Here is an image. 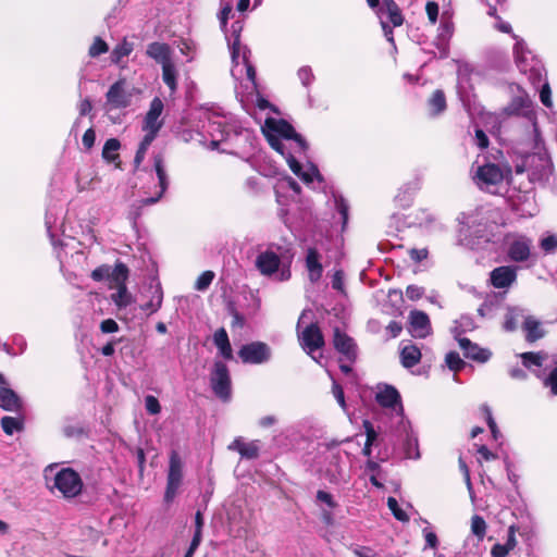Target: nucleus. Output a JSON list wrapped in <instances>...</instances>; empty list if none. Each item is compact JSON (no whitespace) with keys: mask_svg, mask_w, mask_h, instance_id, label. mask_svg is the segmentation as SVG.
Returning <instances> with one entry per match:
<instances>
[{"mask_svg":"<svg viewBox=\"0 0 557 557\" xmlns=\"http://www.w3.org/2000/svg\"><path fill=\"white\" fill-rule=\"evenodd\" d=\"M153 165L159 181V190L156 194V196L141 199L140 202L143 206L153 205L157 201H159V199L162 197V195L164 194L169 186V178L164 169L163 158L161 154L154 156Z\"/></svg>","mask_w":557,"mask_h":557,"instance_id":"21","label":"nucleus"},{"mask_svg":"<svg viewBox=\"0 0 557 557\" xmlns=\"http://www.w3.org/2000/svg\"><path fill=\"white\" fill-rule=\"evenodd\" d=\"M111 274V268L109 265H101L96 268L91 272V278L96 282L103 281L106 278H109Z\"/></svg>","mask_w":557,"mask_h":557,"instance_id":"52","label":"nucleus"},{"mask_svg":"<svg viewBox=\"0 0 557 557\" xmlns=\"http://www.w3.org/2000/svg\"><path fill=\"white\" fill-rule=\"evenodd\" d=\"M0 408L5 411L18 412L22 409V400L10 387L0 386Z\"/></svg>","mask_w":557,"mask_h":557,"instance_id":"24","label":"nucleus"},{"mask_svg":"<svg viewBox=\"0 0 557 557\" xmlns=\"http://www.w3.org/2000/svg\"><path fill=\"white\" fill-rule=\"evenodd\" d=\"M121 148V143L116 138L108 139L102 148V158L109 162H115L119 159V150Z\"/></svg>","mask_w":557,"mask_h":557,"instance_id":"32","label":"nucleus"},{"mask_svg":"<svg viewBox=\"0 0 557 557\" xmlns=\"http://www.w3.org/2000/svg\"><path fill=\"white\" fill-rule=\"evenodd\" d=\"M540 99H541V102L546 107V108H552L553 106V101H552V91H550V87L548 85L547 82H545L540 90Z\"/></svg>","mask_w":557,"mask_h":557,"instance_id":"53","label":"nucleus"},{"mask_svg":"<svg viewBox=\"0 0 557 557\" xmlns=\"http://www.w3.org/2000/svg\"><path fill=\"white\" fill-rule=\"evenodd\" d=\"M163 101L159 97H154L151 102L148 112L144 119L143 129L152 135H158L163 123L160 121V116L163 112Z\"/></svg>","mask_w":557,"mask_h":557,"instance_id":"15","label":"nucleus"},{"mask_svg":"<svg viewBox=\"0 0 557 557\" xmlns=\"http://www.w3.org/2000/svg\"><path fill=\"white\" fill-rule=\"evenodd\" d=\"M183 479L182 462L177 454L173 453L170 458L164 502L170 504L175 498Z\"/></svg>","mask_w":557,"mask_h":557,"instance_id":"12","label":"nucleus"},{"mask_svg":"<svg viewBox=\"0 0 557 557\" xmlns=\"http://www.w3.org/2000/svg\"><path fill=\"white\" fill-rule=\"evenodd\" d=\"M309 313H311V311H302L298 319L297 330L300 346L308 355H312L313 351L324 346V337L317 323L309 322L305 329L301 330V325L306 322Z\"/></svg>","mask_w":557,"mask_h":557,"instance_id":"7","label":"nucleus"},{"mask_svg":"<svg viewBox=\"0 0 557 557\" xmlns=\"http://www.w3.org/2000/svg\"><path fill=\"white\" fill-rule=\"evenodd\" d=\"M111 299L119 308H125L133 301L125 284L117 285V290L111 295Z\"/></svg>","mask_w":557,"mask_h":557,"instance_id":"36","label":"nucleus"},{"mask_svg":"<svg viewBox=\"0 0 557 557\" xmlns=\"http://www.w3.org/2000/svg\"><path fill=\"white\" fill-rule=\"evenodd\" d=\"M333 345L349 362L357 358V346L351 337L343 333L338 327L334 330Z\"/></svg>","mask_w":557,"mask_h":557,"instance_id":"18","label":"nucleus"},{"mask_svg":"<svg viewBox=\"0 0 557 557\" xmlns=\"http://www.w3.org/2000/svg\"><path fill=\"white\" fill-rule=\"evenodd\" d=\"M48 487L52 493L58 492L66 499L77 497L84 487L83 480L78 472L72 468H62L53 476L52 484Z\"/></svg>","mask_w":557,"mask_h":557,"instance_id":"3","label":"nucleus"},{"mask_svg":"<svg viewBox=\"0 0 557 557\" xmlns=\"http://www.w3.org/2000/svg\"><path fill=\"white\" fill-rule=\"evenodd\" d=\"M162 298H163V295H162L161 287L159 285H157L154 287L151 299L143 306V309L146 311H149L150 313L158 311L161 307Z\"/></svg>","mask_w":557,"mask_h":557,"instance_id":"38","label":"nucleus"},{"mask_svg":"<svg viewBox=\"0 0 557 557\" xmlns=\"http://www.w3.org/2000/svg\"><path fill=\"white\" fill-rule=\"evenodd\" d=\"M375 399L380 406L384 408H389L399 416L403 414L400 395L394 386H379Z\"/></svg>","mask_w":557,"mask_h":557,"instance_id":"16","label":"nucleus"},{"mask_svg":"<svg viewBox=\"0 0 557 557\" xmlns=\"http://www.w3.org/2000/svg\"><path fill=\"white\" fill-rule=\"evenodd\" d=\"M544 385L549 387L554 395H557V367L553 369L549 375L544 380Z\"/></svg>","mask_w":557,"mask_h":557,"instance_id":"57","label":"nucleus"},{"mask_svg":"<svg viewBox=\"0 0 557 557\" xmlns=\"http://www.w3.org/2000/svg\"><path fill=\"white\" fill-rule=\"evenodd\" d=\"M207 132L211 137V147L218 148L220 143L230 140L242 133V127L231 116L214 114L209 117Z\"/></svg>","mask_w":557,"mask_h":557,"instance_id":"5","label":"nucleus"},{"mask_svg":"<svg viewBox=\"0 0 557 557\" xmlns=\"http://www.w3.org/2000/svg\"><path fill=\"white\" fill-rule=\"evenodd\" d=\"M445 363L449 370L458 372L466 367V362L456 351H449L445 357Z\"/></svg>","mask_w":557,"mask_h":557,"instance_id":"42","label":"nucleus"},{"mask_svg":"<svg viewBox=\"0 0 557 557\" xmlns=\"http://www.w3.org/2000/svg\"><path fill=\"white\" fill-rule=\"evenodd\" d=\"M95 140H96V133L90 127L83 135V138H82L83 145L86 149H90L95 145Z\"/></svg>","mask_w":557,"mask_h":557,"instance_id":"61","label":"nucleus"},{"mask_svg":"<svg viewBox=\"0 0 557 557\" xmlns=\"http://www.w3.org/2000/svg\"><path fill=\"white\" fill-rule=\"evenodd\" d=\"M520 357L523 366L528 369L541 368L547 358L543 352H523Z\"/></svg>","mask_w":557,"mask_h":557,"instance_id":"37","label":"nucleus"},{"mask_svg":"<svg viewBox=\"0 0 557 557\" xmlns=\"http://www.w3.org/2000/svg\"><path fill=\"white\" fill-rule=\"evenodd\" d=\"M456 339L458 341L459 347L462 349L465 357L468 359L484 363L488 361L492 356V352L488 349L480 347L466 337H459V334H456Z\"/></svg>","mask_w":557,"mask_h":557,"instance_id":"20","label":"nucleus"},{"mask_svg":"<svg viewBox=\"0 0 557 557\" xmlns=\"http://www.w3.org/2000/svg\"><path fill=\"white\" fill-rule=\"evenodd\" d=\"M213 342H214V345L216 346V348L219 349L220 355L224 359H226V360L233 359L232 346H231V343L228 339V335L224 327H220L219 330L215 331V333L213 335Z\"/></svg>","mask_w":557,"mask_h":557,"instance_id":"28","label":"nucleus"},{"mask_svg":"<svg viewBox=\"0 0 557 557\" xmlns=\"http://www.w3.org/2000/svg\"><path fill=\"white\" fill-rule=\"evenodd\" d=\"M473 327V320L468 315H462L459 320L456 321V326L453 331L454 336L456 337V334H459V337H461L462 333L470 331Z\"/></svg>","mask_w":557,"mask_h":557,"instance_id":"44","label":"nucleus"},{"mask_svg":"<svg viewBox=\"0 0 557 557\" xmlns=\"http://www.w3.org/2000/svg\"><path fill=\"white\" fill-rule=\"evenodd\" d=\"M423 288L420 287V286H417V285H409L407 288H406V296L407 298H409L410 300H418L422 297L423 295Z\"/></svg>","mask_w":557,"mask_h":557,"instance_id":"60","label":"nucleus"},{"mask_svg":"<svg viewBox=\"0 0 557 557\" xmlns=\"http://www.w3.org/2000/svg\"><path fill=\"white\" fill-rule=\"evenodd\" d=\"M230 49L233 62V67L231 71L233 77L239 78L243 76L245 72L250 85L246 88H250L252 91H256V70L253 65L249 62L250 50L246 46H243L240 44L239 36L235 37L234 41L230 45Z\"/></svg>","mask_w":557,"mask_h":557,"instance_id":"2","label":"nucleus"},{"mask_svg":"<svg viewBox=\"0 0 557 557\" xmlns=\"http://www.w3.org/2000/svg\"><path fill=\"white\" fill-rule=\"evenodd\" d=\"M503 245L508 258L515 262L527 261L531 256L532 240L525 235L508 233L504 236Z\"/></svg>","mask_w":557,"mask_h":557,"instance_id":"8","label":"nucleus"},{"mask_svg":"<svg viewBox=\"0 0 557 557\" xmlns=\"http://www.w3.org/2000/svg\"><path fill=\"white\" fill-rule=\"evenodd\" d=\"M510 550L504 544H495L491 549L492 557H506Z\"/></svg>","mask_w":557,"mask_h":557,"instance_id":"64","label":"nucleus"},{"mask_svg":"<svg viewBox=\"0 0 557 557\" xmlns=\"http://www.w3.org/2000/svg\"><path fill=\"white\" fill-rule=\"evenodd\" d=\"M109 47L104 40L100 37L95 38L92 45L89 47V55L92 58L99 57L108 52Z\"/></svg>","mask_w":557,"mask_h":557,"instance_id":"46","label":"nucleus"},{"mask_svg":"<svg viewBox=\"0 0 557 557\" xmlns=\"http://www.w3.org/2000/svg\"><path fill=\"white\" fill-rule=\"evenodd\" d=\"M429 110L431 114L437 115L445 111L446 109V99L445 95L442 90L437 89L433 92L432 97L429 100Z\"/></svg>","mask_w":557,"mask_h":557,"instance_id":"33","label":"nucleus"},{"mask_svg":"<svg viewBox=\"0 0 557 557\" xmlns=\"http://www.w3.org/2000/svg\"><path fill=\"white\" fill-rule=\"evenodd\" d=\"M523 330L527 333V339L529 342H535L544 335L540 322L533 317L524 318Z\"/></svg>","mask_w":557,"mask_h":557,"instance_id":"30","label":"nucleus"},{"mask_svg":"<svg viewBox=\"0 0 557 557\" xmlns=\"http://www.w3.org/2000/svg\"><path fill=\"white\" fill-rule=\"evenodd\" d=\"M332 392H333V395H334L335 399L337 400L338 405L345 409L346 401H345L344 391H343L342 386L334 380H333Z\"/></svg>","mask_w":557,"mask_h":557,"instance_id":"59","label":"nucleus"},{"mask_svg":"<svg viewBox=\"0 0 557 557\" xmlns=\"http://www.w3.org/2000/svg\"><path fill=\"white\" fill-rule=\"evenodd\" d=\"M213 393L220 399L226 401L231 397V377L225 363L215 361L210 377Z\"/></svg>","mask_w":557,"mask_h":557,"instance_id":"10","label":"nucleus"},{"mask_svg":"<svg viewBox=\"0 0 557 557\" xmlns=\"http://www.w3.org/2000/svg\"><path fill=\"white\" fill-rule=\"evenodd\" d=\"M24 421L18 417L5 416L1 419V428L7 435H13L23 430Z\"/></svg>","mask_w":557,"mask_h":557,"instance_id":"34","label":"nucleus"},{"mask_svg":"<svg viewBox=\"0 0 557 557\" xmlns=\"http://www.w3.org/2000/svg\"><path fill=\"white\" fill-rule=\"evenodd\" d=\"M298 77L304 86L310 85L313 81L312 70L309 66H302L298 70Z\"/></svg>","mask_w":557,"mask_h":557,"instance_id":"56","label":"nucleus"},{"mask_svg":"<svg viewBox=\"0 0 557 557\" xmlns=\"http://www.w3.org/2000/svg\"><path fill=\"white\" fill-rule=\"evenodd\" d=\"M228 449L238 451L243 458L255 459L259 456L260 447L258 441L246 443L236 438L230 444Z\"/></svg>","mask_w":557,"mask_h":557,"instance_id":"26","label":"nucleus"},{"mask_svg":"<svg viewBox=\"0 0 557 557\" xmlns=\"http://www.w3.org/2000/svg\"><path fill=\"white\" fill-rule=\"evenodd\" d=\"M238 356L245 363L260 364L270 359L271 352L267 344L262 342H253L244 345L239 349Z\"/></svg>","mask_w":557,"mask_h":557,"instance_id":"14","label":"nucleus"},{"mask_svg":"<svg viewBox=\"0 0 557 557\" xmlns=\"http://www.w3.org/2000/svg\"><path fill=\"white\" fill-rule=\"evenodd\" d=\"M409 332L416 338H425L431 333L429 315L420 310H412L409 313Z\"/></svg>","mask_w":557,"mask_h":557,"instance_id":"17","label":"nucleus"},{"mask_svg":"<svg viewBox=\"0 0 557 557\" xmlns=\"http://www.w3.org/2000/svg\"><path fill=\"white\" fill-rule=\"evenodd\" d=\"M222 9L219 14L221 27L224 28L227 24L228 16L232 12V0H221Z\"/></svg>","mask_w":557,"mask_h":557,"instance_id":"50","label":"nucleus"},{"mask_svg":"<svg viewBox=\"0 0 557 557\" xmlns=\"http://www.w3.org/2000/svg\"><path fill=\"white\" fill-rule=\"evenodd\" d=\"M517 280V269L510 265L495 268L490 274L491 284L498 289L510 287Z\"/></svg>","mask_w":557,"mask_h":557,"instance_id":"19","label":"nucleus"},{"mask_svg":"<svg viewBox=\"0 0 557 557\" xmlns=\"http://www.w3.org/2000/svg\"><path fill=\"white\" fill-rule=\"evenodd\" d=\"M454 25L449 21H442L440 25V33L437 36L440 50V58L444 59L448 57V40L453 36Z\"/></svg>","mask_w":557,"mask_h":557,"instance_id":"27","label":"nucleus"},{"mask_svg":"<svg viewBox=\"0 0 557 557\" xmlns=\"http://www.w3.org/2000/svg\"><path fill=\"white\" fill-rule=\"evenodd\" d=\"M387 24L391 23L394 27L400 26L404 22L398 7L392 0L387 3Z\"/></svg>","mask_w":557,"mask_h":557,"instance_id":"40","label":"nucleus"},{"mask_svg":"<svg viewBox=\"0 0 557 557\" xmlns=\"http://www.w3.org/2000/svg\"><path fill=\"white\" fill-rule=\"evenodd\" d=\"M262 129L271 147L285 157L289 169L294 174L300 177L306 184H310L314 180H318L319 182L322 181V176L313 163H308L304 169L292 153H285V144L282 139L290 141V145L294 146L293 149L295 152H305L308 148L305 139L295 132L294 127L289 123L284 120L270 117L265 120Z\"/></svg>","mask_w":557,"mask_h":557,"instance_id":"1","label":"nucleus"},{"mask_svg":"<svg viewBox=\"0 0 557 557\" xmlns=\"http://www.w3.org/2000/svg\"><path fill=\"white\" fill-rule=\"evenodd\" d=\"M473 180L481 189H490V187L496 186L503 182L504 174L498 165L487 163L478 166Z\"/></svg>","mask_w":557,"mask_h":557,"instance_id":"13","label":"nucleus"},{"mask_svg":"<svg viewBox=\"0 0 557 557\" xmlns=\"http://www.w3.org/2000/svg\"><path fill=\"white\" fill-rule=\"evenodd\" d=\"M134 49V45L126 39L116 45L111 52V61L115 64H119L121 60L125 57H128Z\"/></svg>","mask_w":557,"mask_h":557,"instance_id":"35","label":"nucleus"},{"mask_svg":"<svg viewBox=\"0 0 557 557\" xmlns=\"http://www.w3.org/2000/svg\"><path fill=\"white\" fill-rule=\"evenodd\" d=\"M541 247L545 251H553L557 247V236L550 235L541 240Z\"/></svg>","mask_w":557,"mask_h":557,"instance_id":"63","label":"nucleus"},{"mask_svg":"<svg viewBox=\"0 0 557 557\" xmlns=\"http://www.w3.org/2000/svg\"><path fill=\"white\" fill-rule=\"evenodd\" d=\"M255 265L258 269V271L264 276H271L274 273L278 272V281H287L290 277L289 268L287 267L281 269L280 256L270 248L260 252L257 256Z\"/></svg>","mask_w":557,"mask_h":557,"instance_id":"9","label":"nucleus"},{"mask_svg":"<svg viewBox=\"0 0 557 557\" xmlns=\"http://www.w3.org/2000/svg\"><path fill=\"white\" fill-rule=\"evenodd\" d=\"M486 522L485 520L479 516L474 515L471 519V532L473 535L478 537V540L482 541L486 534Z\"/></svg>","mask_w":557,"mask_h":557,"instance_id":"39","label":"nucleus"},{"mask_svg":"<svg viewBox=\"0 0 557 557\" xmlns=\"http://www.w3.org/2000/svg\"><path fill=\"white\" fill-rule=\"evenodd\" d=\"M317 500L325 504L330 509H333L337 506L333 496L330 493L322 491V490H319L317 492Z\"/></svg>","mask_w":557,"mask_h":557,"instance_id":"54","label":"nucleus"},{"mask_svg":"<svg viewBox=\"0 0 557 557\" xmlns=\"http://www.w3.org/2000/svg\"><path fill=\"white\" fill-rule=\"evenodd\" d=\"M513 53L520 72L528 75L533 84L540 83L544 75V67L522 39L516 40Z\"/></svg>","mask_w":557,"mask_h":557,"instance_id":"4","label":"nucleus"},{"mask_svg":"<svg viewBox=\"0 0 557 557\" xmlns=\"http://www.w3.org/2000/svg\"><path fill=\"white\" fill-rule=\"evenodd\" d=\"M532 102L524 91H520L515 96L511 102L505 108L508 115H527L530 111Z\"/></svg>","mask_w":557,"mask_h":557,"instance_id":"25","label":"nucleus"},{"mask_svg":"<svg viewBox=\"0 0 557 557\" xmlns=\"http://www.w3.org/2000/svg\"><path fill=\"white\" fill-rule=\"evenodd\" d=\"M459 238L466 246L474 248L479 243L475 239H481L485 236V223L479 213H462L459 218Z\"/></svg>","mask_w":557,"mask_h":557,"instance_id":"6","label":"nucleus"},{"mask_svg":"<svg viewBox=\"0 0 557 557\" xmlns=\"http://www.w3.org/2000/svg\"><path fill=\"white\" fill-rule=\"evenodd\" d=\"M156 137H157L156 135L146 133V135L144 136V138L138 147L136 156H135L134 161H135L136 165H139L143 162L149 146L151 145V143L154 140Z\"/></svg>","mask_w":557,"mask_h":557,"instance_id":"41","label":"nucleus"},{"mask_svg":"<svg viewBox=\"0 0 557 557\" xmlns=\"http://www.w3.org/2000/svg\"><path fill=\"white\" fill-rule=\"evenodd\" d=\"M387 506L389 510L393 512L394 517L399 521H408L409 517L407 513L399 507L398 502L394 497H388Z\"/></svg>","mask_w":557,"mask_h":557,"instance_id":"45","label":"nucleus"},{"mask_svg":"<svg viewBox=\"0 0 557 557\" xmlns=\"http://www.w3.org/2000/svg\"><path fill=\"white\" fill-rule=\"evenodd\" d=\"M162 79L164 84L169 87L171 92H175L177 89V70L175 63L172 61L171 63L162 66Z\"/></svg>","mask_w":557,"mask_h":557,"instance_id":"31","label":"nucleus"},{"mask_svg":"<svg viewBox=\"0 0 557 557\" xmlns=\"http://www.w3.org/2000/svg\"><path fill=\"white\" fill-rule=\"evenodd\" d=\"M110 276L117 285L125 284V281L128 276V269L124 263L117 262Z\"/></svg>","mask_w":557,"mask_h":557,"instance_id":"43","label":"nucleus"},{"mask_svg":"<svg viewBox=\"0 0 557 557\" xmlns=\"http://www.w3.org/2000/svg\"><path fill=\"white\" fill-rule=\"evenodd\" d=\"M401 364L409 369L418 364L421 360V351L413 344L404 345L400 350Z\"/></svg>","mask_w":557,"mask_h":557,"instance_id":"29","label":"nucleus"},{"mask_svg":"<svg viewBox=\"0 0 557 557\" xmlns=\"http://www.w3.org/2000/svg\"><path fill=\"white\" fill-rule=\"evenodd\" d=\"M405 453H406L407 458H410V459L420 458V453L418 449V440L416 437L408 436Z\"/></svg>","mask_w":557,"mask_h":557,"instance_id":"48","label":"nucleus"},{"mask_svg":"<svg viewBox=\"0 0 557 557\" xmlns=\"http://www.w3.org/2000/svg\"><path fill=\"white\" fill-rule=\"evenodd\" d=\"M213 278H214V273L212 271H205L197 278L195 288L197 290H206L212 283Z\"/></svg>","mask_w":557,"mask_h":557,"instance_id":"47","label":"nucleus"},{"mask_svg":"<svg viewBox=\"0 0 557 557\" xmlns=\"http://www.w3.org/2000/svg\"><path fill=\"white\" fill-rule=\"evenodd\" d=\"M102 333H114L119 330L117 323L113 319H106L100 323Z\"/></svg>","mask_w":557,"mask_h":557,"instance_id":"62","label":"nucleus"},{"mask_svg":"<svg viewBox=\"0 0 557 557\" xmlns=\"http://www.w3.org/2000/svg\"><path fill=\"white\" fill-rule=\"evenodd\" d=\"M363 428H364V432H366V436H367L366 443L373 445L377 438L376 431L374 430L372 423L368 420L363 421Z\"/></svg>","mask_w":557,"mask_h":557,"instance_id":"55","label":"nucleus"},{"mask_svg":"<svg viewBox=\"0 0 557 557\" xmlns=\"http://www.w3.org/2000/svg\"><path fill=\"white\" fill-rule=\"evenodd\" d=\"M425 11L432 24H435L438 16V4L434 1L426 2Z\"/></svg>","mask_w":557,"mask_h":557,"instance_id":"58","label":"nucleus"},{"mask_svg":"<svg viewBox=\"0 0 557 557\" xmlns=\"http://www.w3.org/2000/svg\"><path fill=\"white\" fill-rule=\"evenodd\" d=\"M522 317L519 310H511L507 315L504 323L506 331H513L517 327L518 319Z\"/></svg>","mask_w":557,"mask_h":557,"instance_id":"49","label":"nucleus"},{"mask_svg":"<svg viewBox=\"0 0 557 557\" xmlns=\"http://www.w3.org/2000/svg\"><path fill=\"white\" fill-rule=\"evenodd\" d=\"M321 255L314 247H309L306 253V269L311 283L318 282L323 274V265L320 261Z\"/></svg>","mask_w":557,"mask_h":557,"instance_id":"22","label":"nucleus"},{"mask_svg":"<svg viewBox=\"0 0 557 557\" xmlns=\"http://www.w3.org/2000/svg\"><path fill=\"white\" fill-rule=\"evenodd\" d=\"M146 53L160 64L161 67L173 61L171 47L164 42L154 41L149 44Z\"/></svg>","mask_w":557,"mask_h":557,"instance_id":"23","label":"nucleus"},{"mask_svg":"<svg viewBox=\"0 0 557 557\" xmlns=\"http://www.w3.org/2000/svg\"><path fill=\"white\" fill-rule=\"evenodd\" d=\"M132 91L127 88L125 79H119L107 91V106L110 109H125L132 103Z\"/></svg>","mask_w":557,"mask_h":557,"instance_id":"11","label":"nucleus"},{"mask_svg":"<svg viewBox=\"0 0 557 557\" xmlns=\"http://www.w3.org/2000/svg\"><path fill=\"white\" fill-rule=\"evenodd\" d=\"M145 407H146L147 412L150 414H158L161 411V406H160L159 400L152 395L146 396Z\"/></svg>","mask_w":557,"mask_h":557,"instance_id":"51","label":"nucleus"}]
</instances>
